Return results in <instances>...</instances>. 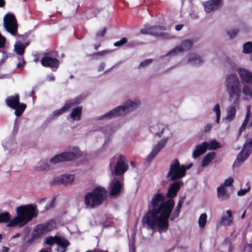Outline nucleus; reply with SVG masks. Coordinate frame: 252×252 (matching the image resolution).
<instances>
[{
  "label": "nucleus",
  "mask_w": 252,
  "mask_h": 252,
  "mask_svg": "<svg viewBox=\"0 0 252 252\" xmlns=\"http://www.w3.org/2000/svg\"><path fill=\"white\" fill-rule=\"evenodd\" d=\"M77 155L74 152H64L59 155H57L51 158L50 162L53 164H56L60 162L64 161H70L76 159Z\"/></svg>",
  "instance_id": "obj_11"
},
{
  "label": "nucleus",
  "mask_w": 252,
  "mask_h": 252,
  "mask_svg": "<svg viewBox=\"0 0 252 252\" xmlns=\"http://www.w3.org/2000/svg\"><path fill=\"white\" fill-rule=\"evenodd\" d=\"M16 211L17 215L20 216L26 224L36 218L38 214L36 206L32 204L21 205L16 208Z\"/></svg>",
  "instance_id": "obj_7"
},
{
  "label": "nucleus",
  "mask_w": 252,
  "mask_h": 252,
  "mask_svg": "<svg viewBox=\"0 0 252 252\" xmlns=\"http://www.w3.org/2000/svg\"><path fill=\"white\" fill-rule=\"evenodd\" d=\"M168 140V138H163L160 141L158 142L157 144L154 147L151 153L146 158V161L150 163L156 156L162 148H163Z\"/></svg>",
  "instance_id": "obj_16"
},
{
  "label": "nucleus",
  "mask_w": 252,
  "mask_h": 252,
  "mask_svg": "<svg viewBox=\"0 0 252 252\" xmlns=\"http://www.w3.org/2000/svg\"><path fill=\"white\" fill-rule=\"evenodd\" d=\"M57 244L63 248H65L68 246L70 244L67 240L61 239L58 237H57Z\"/></svg>",
  "instance_id": "obj_40"
},
{
  "label": "nucleus",
  "mask_w": 252,
  "mask_h": 252,
  "mask_svg": "<svg viewBox=\"0 0 252 252\" xmlns=\"http://www.w3.org/2000/svg\"><path fill=\"white\" fill-rule=\"evenodd\" d=\"M126 162V157L123 155H120L115 168V173L116 175H122L127 171L128 165Z\"/></svg>",
  "instance_id": "obj_12"
},
{
  "label": "nucleus",
  "mask_w": 252,
  "mask_h": 252,
  "mask_svg": "<svg viewBox=\"0 0 252 252\" xmlns=\"http://www.w3.org/2000/svg\"><path fill=\"white\" fill-rule=\"evenodd\" d=\"M250 190V187H249L247 189H241L240 190L237 192V195L241 196L246 194V193L248 192Z\"/></svg>",
  "instance_id": "obj_51"
},
{
  "label": "nucleus",
  "mask_w": 252,
  "mask_h": 252,
  "mask_svg": "<svg viewBox=\"0 0 252 252\" xmlns=\"http://www.w3.org/2000/svg\"><path fill=\"white\" fill-rule=\"evenodd\" d=\"M74 180V176L72 174H65L58 177H56L53 180L51 185L54 184H60L67 185L71 184Z\"/></svg>",
  "instance_id": "obj_17"
},
{
  "label": "nucleus",
  "mask_w": 252,
  "mask_h": 252,
  "mask_svg": "<svg viewBox=\"0 0 252 252\" xmlns=\"http://www.w3.org/2000/svg\"><path fill=\"white\" fill-rule=\"evenodd\" d=\"M250 116H251V114H250V107H248V110H247V114H246V118L241 126V128H245L247 126V125L248 124L249 121V120H250Z\"/></svg>",
  "instance_id": "obj_43"
},
{
  "label": "nucleus",
  "mask_w": 252,
  "mask_h": 252,
  "mask_svg": "<svg viewBox=\"0 0 252 252\" xmlns=\"http://www.w3.org/2000/svg\"><path fill=\"white\" fill-rule=\"evenodd\" d=\"M6 104L12 109H15L17 105L20 102V96L18 94L15 95H11L8 96L5 100Z\"/></svg>",
  "instance_id": "obj_20"
},
{
  "label": "nucleus",
  "mask_w": 252,
  "mask_h": 252,
  "mask_svg": "<svg viewBox=\"0 0 252 252\" xmlns=\"http://www.w3.org/2000/svg\"><path fill=\"white\" fill-rule=\"evenodd\" d=\"M237 101L238 100H236L235 99L231 105L228 108L227 114L225 118V120L227 122H230L235 116L236 113V106Z\"/></svg>",
  "instance_id": "obj_22"
},
{
  "label": "nucleus",
  "mask_w": 252,
  "mask_h": 252,
  "mask_svg": "<svg viewBox=\"0 0 252 252\" xmlns=\"http://www.w3.org/2000/svg\"><path fill=\"white\" fill-rule=\"evenodd\" d=\"M161 209H149L142 219L143 224L152 230L157 228L159 232H166L169 227L168 219L171 215L161 213Z\"/></svg>",
  "instance_id": "obj_1"
},
{
  "label": "nucleus",
  "mask_w": 252,
  "mask_h": 252,
  "mask_svg": "<svg viewBox=\"0 0 252 252\" xmlns=\"http://www.w3.org/2000/svg\"><path fill=\"white\" fill-rule=\"evenodd\" d=\"M242 92L246 97H249L252 99V89L250 86L245 85L242 89Z\"/></svg>",
  "instance_id": "obj_39"
},
{
  "label": "nucleus",
  "mask_w": 252,
  "mask_h": 252,
  "mask_svg": "<svg viewBox=\"0 0 252 252\" xmlns=\"http://www.w3.org/2000/svg\"><path fill=\"white\" fill-rule=\"evenodd\" d=\"M11 219V215L8 212L0 214V223H8Z\"/></svg>",
  "instance_id": "obj_36"
},
{
  "label": "nucleus",
  "mask_w": 252,
  "mask_h": 252,
  "mask_svg": "<svg viewBox=\"0 0 252 252\" xmlns=\"http://www.w3.org/2000/svg\"><path fill=\"white\" fill-rule=\"evenodd\" d=\"M30 33H31L30 31L26 32L23 34H20L19 33L17 34V33L16 35L15 36H17V37L19 38L21 40V41L26 42L28 41H27V39L28 37H29Z\"/></svg>",
  "instance_id": "obj_44"
},
{
  "label": "nucleus",
  "mask_w": 252,
  "mask_h": 252,
  "mask_svg": "<svg viewBox=\"0 0 252 252\" xmlns=\"http://www.w3.org/2000/svg\"><path fill=\"white\" fill-rule=\"evenodd\" d=\"M207 215L206 213L201 214L199 218L198 224L200 228H203L207 222Z\"/></svg>",
  "instance_id": "obj_38"
},
{
  "label": "nucleus",
  "mask_w": 252,
  "mask_h": 252,
  "mask_svg": "<svg viewBox=\"0 0 252 252\" xmlns=\"http://www.w3.org/2000/svg\"><path fill=\"white\" fill-rule=\"evenodd\" d=\"M206 145L207 147V149L210 150H216L221 147L220 144L216 140H212L210 142H206Z\"/></svg>",
  "instance_id": "obj_37"
},
{
  "label": "nucleus",
  "mask_w": 252,
  "mask_h": 252,
  "mask_svg": "<svg viewBox=\"0 0 252 252\" xmlns=\"http://www.w3.org/2000/svg\"><path fill=\"white\" fill-rule=\"evenodd\" d=\"M211 128V125L208 124L205 127V128H204L205 131H208L210 130Z\"/></svg>",
  "instance_id": "obj_64"
},
{
  "label": "nucleus",
  "mask_w": 252,
  "mask_h": 252,
  "mask_svg": "<svg viewBox=\"0 0 252 252\" xmlns=\"http://www.w3.org/2000/svg\"><path fill=\"white\" fill-rule=\"evenodd\" d=\"M111 189L110 195L111 196H115L120 194L123 188L122 184L118 180H114L111 183Z\"/></svg>",
  "instance_id": "obj_19"
},
{
  "label": "nucleus",
  "mask_w": 252,
  "mask_h": 252,
  "mask_svg": "<svg viewBox=\"0 0 252 252\" xmlns=\"http://www.w3.org/2000/svg\"><path fill=\"white\" fill-rule=\"evenodd\" d=\"M192 166V163H190L187 165H184V168L185 169V175H186L187 170L190 169Z\"/></svg>",
  "instance_id": "obj_62"
},
{
  "label": "nucleus",
  "mask_w": 252,
  "mask_h": 252,
  "mask_svg": "<svg viewBox=\"0 0 252 252\" xmlns=\"http://www.w3.org/2000/svg\"><path fill=\"white\" fill-rule=\"evenodd\" d=\"M107 53H108V51L105 50H104L96 52V54L98 55V56L99 57V56H103V55H105Z\"/></svg>",
  "instance_id": "obj_61"
},
{
  "label": "nucleus",
  "mask_w": 252,
  "mask_h": 252,
  "mask_svg": "<svg viewBox=\"0 0 252 252\" xmlns=\"http://www.w3.org/2000/svg\"><path fill=\"white\" fill-rule=\"evenodd\" d=\"M193 42L191 40L189 39H186L182 42L180 48H181L183 49V51H187L191 48Z\"/></svg>",
  "instance_id": "obj_35"
},
{
  "label": "nucleus",
  "mask_w": 252,
  "mask_h": 252,
  "mask_svg": "<svg viewBox=\"0 0 252 252\" xmlns=\"http://www.w3.org/2000/svg\"><path fill=\"white\" fill-rule=\"evenodd\" d=\"M204 6L205 11L207 13H210L212 11L216 10L220 6H221L214 0H210L206 1L204 3Z\"/></svg>",
  "instance_id": "obj_23"
},
{
  "label": "nucleus",
  "mask_w": 252,
  "mask_h": 252,
  "mask_svg": "<svg viewBox=\"0 0 252 252\" xmlns=\"http://www.w3.org/2000/svg\"><path fill=\"white\" fill-rule=\"evenodd\" d=\"M27 107V105L25 103H21L19 102L18 105H17L16 108L13 109L15 110L14 114L17 117H20L22 115L23 113Z\"/></svg>",
  "instance_id": "obj_32"
},
{
  "label": "nucleus",
  "mask_w": 252,
  "mask_h": 252,
  "mask_svg": "<svg viewBox=\"0 0 252 252\" xmlns=\"http://www.w3.org/2000/svg\"><path fill=\"white\" fill-rule=\"evenodd\" d=\"M50 53H45L44 56L40 60L41 64L45 67L51 68L52 71H55L59 67L60 62L56 58L50 56Z\"/></svg>",
  "instance_id": "obj_10"
},
{
  "label": "nucleus",
  "mask_w": 252,
  "mask_h": 252,
  "mask_svg": "<svg viewBox=\"0 0 252 252\" xmlns=\"http://www.w3.org/2000/svg\"><path fill=\"white\" fill-rule=\"evenodd\" d=\"M165 197L162 193H156L152 198L148 209L157 210L161 208V213L171 215L175 206V202L174 199L165 200Z\"/></svg>",
  "instance_id": "obj_2"
},
{
  "label": "nucleus",
  "mask_w": 252,
  "mask_h": 252,
  "mask_svg": "<svg viewBox=\"0 0 252 252\" xmlns=\"http://www.w3.org/2000/svg\"><path fill=\"white\" fill-rule=\"evenodd\" d=\"M57 237H53L49 236L46 238V243L48 245H53L55 243L57 244Z\"/></svg>",
  "instance_id": "obj_47"
},
{
  "label": "nucleus",
  "mask_w": 252,
  "mask_h": 252,
  "mask_svg": "<svg viewBox=\"0 0 252 252\" xmlns=\"http://www.w3.org/2000/svg\"><path fill=\"white\" fill-rule=\"evenodd\" d=\"M252 52V43L247 42L243 45V52L245 54H249Z\"/></svg>",
  "instance_id": "obj_42"
},
{
  "label": "nucleus",
  "mask_w": 252,
  "mask_h": 252,
  "mask_svg": "<svg viewBox=\"0 0 252 252\" xmlns=\"http://www.w3.org/2000/svg\"><path fill=\"white\" fill-rule=\"evenodd\" d=\"M217 196L221 201L226 200L230 197V194L224 185H221L217 188Z\"/></svg>",
  "instance_id": "obj_25"
},
{
  "label": "nucleus",
  "mask_w": 252,
  "mask_h": 252,
  "mask_svg": "<svg viewBox=\"0 0 252 252\" xmlns=\"http://www.w3.org/2000/svg\"><path fill=\"white\" fill-rule=\"evenodd\" d=\"M183 52V49L181 48H180L179 46H177L175 48H173L170 52H169L167 55H172L176 56L178 55L179 53Z\"/></svg>",
  "instance_id": "obj_45"
},
{
  "label": "nucleus",
  "mask_w": 252,
  "mask_h": 252,
  "mask_svg": "<svg viewBox=\"0 0 252 252\" xmlns=\"http://www.w3.org/2000/svg\"><path fill=\"white\" fill-rule=\"evenodd\" d=\"M238 72L242 82L252 86V73L242 68H239Z\"/></svg>",
  "instance_id": "obj_18"
},
{
  "label": "nucleus",
  "mask_w": 252,
  "mask_h": 252,
  "mask_svg": "<svg viewBox=\"0 0 252 252\" xmlns=\"http://www.w3.org/2000/svg\"><path fill=\"white\" fill-rule=\"evenodd\" d=\"M185 199V197H183L180 198L179 202L173 211L171 217L170 219V220H173L174 219L179 217L180 213V209L182 206V204Z\"/></svg>",
  "instance_id": "obj_27"
},
{
  "label": "nucleus",
  "mask_w": 252,
  "mask_h": 252,
  "mask_svg": "<svg viewBox=\"0 0 252 252\" xmlns=\"http://www.w3.org/2000/svg\"><path fill=\"white\" fill-rule=\"evenodd\" d=\"M55 200H56L55 198L52 199V200L50 201V202L49 203L46 204V207H45V209L46 210H48L51 208H54Z\"/></svg>",
  "instance_id": "obj_52"
},
{
  "label": "nucleus",
  "mask_w": 252,
  "mask_h": 252,
  "mask_svg": "<svg viewBox=\"0 0 252 252\" xmlns=\"http://www.w3.org/2000/svg\"><path fill=\"white\" fill-rule=\"evenodd\" d=\"M106 29L105 28H103V29L98 32L96 34V36L97 38L99 37H103L106 33Z\"/></svg>",
  "instance_id": "obj_53"
},
{
  "label": "nucleus",
  "mask_w": 252,
  "mask_h": 252,
  "mask_svg": "<svg viewBox=\"0 0 252 252\" xmlns=\"http://www.w3.org/2000/svg\"><path fill=\"white\" fill-rule=\"evenodd\" d=\"M139 104V100L137 101H132L127 100L124 105L118 106L103 115L101 116L100 119H103L104 118L111 119L124 115L126 113L136 109Z\"/></svg>",
  "instance_id": "obj_5"
},
{
  "label": "nucleus",
  "mask_w": 252,
  "mask_h": 252,
  "mask_svg": "<svg viewBox=\"0 0 252 252\" xmlns=\"http://www.w3.org/2000/svg\"><path fill=\"white\" fill-rule=\"evenodd\" d=\"M107 191L101 186L95 188L92 192H87L84 197L85 204L91 208L101 205L106 199Z\"/></svg>",
  "instance_id": "obj_3"
},
{
  "label": "nucleus",
  "mask_w": 252,
  "mask_h": 252,
  "mask_svg": "<svg viewBox=\"0 0 252 252\" xmlns=\"http://www.w3.org/2000/svg\"><path fill=\"white\" fill-rule=\"evenodd\" d=\"M82 107L80 106L74 109L70 114L69 116L74 121H79L81 119L82 115Z\"/></svg>",
  "instance_id": "obj_29"
},
{
  "label": "nucleus",
  "mask_w": 252,
  "mask_h": 252,
  "mask_svg": "<svg viewBox=\"0 0 252 252\" xmlns=\"http://www.w3.org/2000/svg\"><path fill=\"white\" fill-rule=\"evenodd\" d=\"M185 176L184 164H180L177 158L173 159L169 166V169L166 177L170 178V181H178Z\"/></svg>",
  "instance_id": "obj_6"
},
{
  "label": "nucleus",
  "mask_w": 252,
  "mask_h": 252,
  "mask_svg": "<svg viewBox=\"0 0 252 252\" xmlns=\"http://www.w3.org/2000/svg\"><path fill=\"white\" fill-rule=\"evenodd\" d=\"M69 105H70L69 104V103H67V102H66L65 104L62 108L54 111L53 115L54 116L57 117V116H60V115L63 114V113H65V112H66L67 110H68L70 108V106H69Z\"/></svg>",
  "instance_id": "obj_34"
},
{
  "label": "nucleus",
  "mask_w": 252,
  "mask_h": 252,
  "mask_svg": "<svg viewBox=\"0 0 252 252\" xmlns=\"http://www.w3.org/2000/svg\"><path fill=\"white\" fill-rule=\"evenodd\" d=\"M213 111H214L216 114V123L219 124L220 123L221 114L220 106L219 103H217V104H216L213 109Z\"/></svg>",
  "instance_id": "obj_41"
},
{
  "label": "nucleus",
  "mask_w": 252,
  "mask_h": 252,
  "mask_svg": "<svg viewBox=\"0 0 252 252\" xmlns=\"http://www.w3.org/2000/svg\"><path fill=\"white\" fill-rule=\"evenodd\" d=\"M242 147H244V149L246 150L249 149L252 150V138L251 139H247Z\"/></svg>",
  "instance_id": "obj_49"
},
{
  "label": "nucleus",
  "mask_w": 252,
  "mask_h": 252,
  "mask_svg": "<svg viewBox=\"0 0 252 252\" xmlns=\"http://www.w3.org/2000/svg\"><path fill=\"white\" fill-rule=\"evenodd\" d=\"M26 223L24 222V220L22 219L19 215H17V216L15 217L14 219L11 220H10L7 224V227H15L18 225L19 227H22L26 225Z\"/></svg>",
  "instance_id": "obj_26"
},
{
  "label": "nucleus",
  "mask_w": 252,
  "mask_h": 252,
  "mask_svg": "<svg viewBox=\"0 0 252 252\" xmlns=\"http://www.w3.org/2000/svg\"><path fill=\"white\" fill-rule=\"evenodd\" d=\"M88 56L89 57H91V59H92V60H97L98 59V55L96 54V53H93V54H89Z\"/></svg>",
  "instance_id": "obj_59"
},
{
  "label": "nucleus",
  "mask_w": 252,
  "mask_h": 252,
  "mask_svg": "<svg viewBox=\"0 0 252 252\" xmlns=\"http://www.w3.org/2000/svg\"><path fill=\"white\" fill-rule=\"evenodd\" d=\"M56 227V222L53 220H50L36 225L32 234L34 238H39L42 236L45 235L47 232L54 230Z\"/></svg>",
  "instance_id": "obj_8"
},
{
  "label": "nucleus",
  "mask_w": 252,
  "mask_h": 252,
  "mask_svg": "<svg viewBox=\"0 0 252 252\" xmlns=\"http://www.w3.org/2000/svg\"><path fill=\"white\" fill-rule=\"evenodd\" d=\"M3 25L5 30L13 35H16L18 31V24L14 15L6 14L3 17Z\"/></svg>",
  "instance_id": "obj_9"
},
{
  "label": "nucleus",
  "mask_w": 252,
  "mask_h": 252,
  "mask_svg": "<svg viewBox=\"0 0 252 252\" xmlns=\"http://www.w3.org/2000/svg\"><path fill=\"white\" fill-rule=\"evenodd\" d=\"M184 25L183 24H179L175 26V29L177 31H179L181 30L183 27Z\"/></svg>",
  "instance_id": "obj_63"
},
{
  "label": "nucleus",
  "mask_w": 252,
  "mask_h": 252,
  "mask_svg": "<svg viewBox=\"0 0 252 252\" xmlns=\"http://www.w3.org/2000/svg\"><path fill=\"white\" fill-rule=\"evenodd\" d=\"M169 185L167 192L165 195L168 199H173L177 195L181 187L183 185V181H174Z\"/></svg>",
  "instance_id": "obj_13"
},
{
  "label": "nucleus",
  "mask_w": 252,
  "mask_h": 252,
  "mask_svg": "<svg viewBox=\"0 0 252 252\" xmlns=\"http://www.w3.org/2000/svg\"><path fill=\"white\" fill-rule=\"evenodd\" d=\"M225 86L230 99L233 98L236 100H239L242 93V88L241 82L236 74H230L226 76Z\"/></svg>",
  "instance_id": "obj_4"
},
{
  "label": "nucleus",
  "mask_w": 252,
  "mask_h": 252,
  "mask_svg": "<svg viewBox=\"0 0 252 252\" xmlns=\"http://www.w3.org/2000/svg\"><path fill=\"white\" fill-rule=\"evenodd\" d=\"M151 35L155 36H161L165 39H171L173 37L169 33L163 32L162 31L166 30L164 26H150Z\"/></svg>",
  "instance_id": "obj_14"
},
{
  "label": "nucleus",
  "mask_w": 252,
  "mask_h": 252,
  "mask_svg": "<svg viewBox=\"0 0 252 252\" xmlns=\"http://www.w3.org/2000/svg\"><path fill=\"white\" fill-rule=\"evenodd\" d=\"M252 152V150L244 149V147H242L240 153L237 155L236 158L233 163L234 167H238L242 163L246 160Z\"/></svg>",
  "instance_id": "obj_15"
},
{
  "label": "nucleus",
  "mask_w": 252,
  "mask_h": 252,
  "mask_svg": "<svg viewBox=\"0 0 252 252\" xmlns=\"http://www.w3.org/2000/svg\"><path fill=\"white\" fill-rule=\"evenodd\" d=\"M238 32V30L233 29L231 31H228L227 34L229 36L230 38H234L235 36H236Z\"/></svg>",
  "instance_id": "obj_50"
},
{
  "label": "nucleus",
  "mask_w": 252,
  "mask_h": 252,
  "mask_svg": "<svg viewBox=\"0 0 252 252\" xmlns=\"http://www.w3.org/2000/svg\"><path fill=\"white\" fill-rule=\"evenodd\" d=\"M127 42V39L126 37L122 38L120 40L115 42L114 46L115 47H121L125 44Z\"/></svg>",
  "instance_id": "obj_48"
},
{
  "label": "nucleus",
  "mask_w": 252,
  "mask_h": 252,
  "mask_svg": "<svg viewBox=\"0 0 252 252\" xmlns=\"http://www.w3.org/2000/svg\"><path fill=\"white\" fill-rule=\"evenodd\" d=\"M152 62H153V59H149L145 60L144 61L140 63V65L142 67H145L146 66H147L148 65L151 63H152Z\"/></svg>",
  "instance_id": "obj_54"
},
{
  "label": "nucleus",
  "mask_w": 252,
  "mask_h": 252,
  "mask_svg": "<svg viewBox=\"0 0 252 252\" xmlns=\"http://www.w3.org/2000/svg\"><path fill=\"white\" fill-rule=\"evenodd\" d=\"M233 183V178L230 177L225 180L224 186L226 187H230L232 185Z\"/></svg>",
  "instance_id": "obj_56"
},
{
  "label": "nucleus",
  "mask_w": 252,
  "mask_h": 252,
  "mask_svg": "<svg viewBox=\"0 0 252 252\" xmlns=\"http://www.w3.org/2000/svg\"><path fill=\"white\" fill-rule=\"evenodd\" d=\"M150 130L152 133L161 137L164 130V128L162 127L160 131V126L158 124H157L151 126Z\"/></svg>",
  "instance_id": "obj_33"
},
{
  "label": "nucleus",
  "mask_w": 252,
  "mask_h": 252,
  "mask_svg": "<svg viewBox=\"0 0 252 252\" xmlns=\"http://www.w3.org/2000/svg\"><path fill=\"white\" fill-rule=\"evenodd\" d=\"M216 157V153L214 151L207 154L203 158L202 166L205 167L208 165Z\"/></svg>",
  "instance_id": "obj_28"
},
{
  "label": "nucleus",
  "mask_w": 252,
  "mask_h": 252,
  "mask_svg": "<svg viewBox=\"0 0 252 252\" xmlns=\"http://www.w3.org/2000/svg\"><path fill=\"white\" fill-rule=\"evenodd\" d=\"M85 96L83 95H80L74 99L68 100L66 102L69 103L70 108L74 106L79 104L81 101L84 99Z\"/></svg>",
  "instance_id": "obj_31"
},
{
  "label": "nucleus",
  "mask_w": 252,
  "mask_h": 252,
  "mask_svg": "<svg viewBox=\"0 0 252 252\" xmlns=\"http://www.w3.org/2000/svg\"><path fill=\"white\" fill-rule=\"evenodd\" d=\"M105 67V63H101L98 67V71L100 72L104 70V68Z\"/></svg>",
  "instance_id": "obj_58"
},
{
  "label": "nucleus",
  "mask_w": 252,
  "mask_h": 252,
  "mask_svg": "<svg viewBox=\"0 0 252 252\" xmlns=\"http://www.w3.org/2000/svg\"><path fill=\"white\" fill-rule=\"evenodd\" d=\"M41 168L44 170H49V166L47 163H43L41 165Z\"/></svg>",
  "instance_id": "obj_60"
},
{
  "label": "nucleus",
  "mask_w": 252,
  "mask_h": 252,
  "mask_svg": "<svg viewBox=\"0 0 252 252\" xmlns=\"http://www.w3.org/2000/svg\"><path fill=\"white\" fill-rule=\"evenodd\" d=\"M30 41L23 44L22 41H16L14 45V50L16 53L19 56H23L25 52L26 48L29 45Z\"/></svg>",
  "instance_id": "obj_21"
},
{
  "label": "nucleus",
  "mask_w": 252,
  "mask_h": 252,
  "mask_svg": "<svg viewBox=\"0 0 252 252\" xmlns=\"http://www.w3.org/2000/svg\"><path fill=\"white\" fill-rule=\"evenodd\" d=\"M206 142H204L201 144L196 146L195 149L192 153V157L193 158H197L206 152L207 149V147L206 145Z\"/></svg>",
  "instance_id": "obj_24"
},
{
  "label": "nucleus",
  "mask_w": 252,
  "mask_h": 252,
  "mask_svg": "<svg viewBox=\"0 0 252 252\" xmlns=\"http://www.w3.org/2000/svg\"><path fill=\"white\" fill-rule=\"evenodd\" d=\"M140 33L144 34H151L150 26L146 27L140 30Z\"/></svg>",
  "instance_id": "obj_55"
},
{
  "label": "nucleus",
  "mask_w": 252,
  "mask_h": 252,
  "mask_svg": "<svg viewBox=\"0 0 252 252\" xmlns=\"http://www.w3.org/2000/svg\"><path fill=\"white\" fill-rule=\"evenodd\" d=\"M6 38L0 33V48H3L5 44Z\"/></svg>",
  "instance_id": "obj_57"
},
{
  "label": "nucleus",
  "mask_w": 252,
  "mask_h": 252,
  "mask_svg": "<svg viewBox=\"0 0 252 252\" xmlns=\"http://www.w3.org/2000/svg\"><path fill=\"white\" fill-rule=\"evenodd\" d=\"M232 222V220L226 217H222L221 220V224L225 226H227L230 225Z\"/></svg>",
  "instance_id": "obj_46"
},
{
  "label": "nucleus",
  "mask_w": 252,
  "mask_h": 252,
  "mask_svg": "<svg viewBox=\"0 0 252 252\" xmlns=\"http://www.w3.org/2000/svg\"><path fill=\"white\" fill-rule=\"evenodd\" d=\"M188 61L189 62L192 63L193 64H200L203 62L201 57L195 53H192L189 55Z\"/></svg>",
  "instance_id": "obj_30"
}]
</instances>
